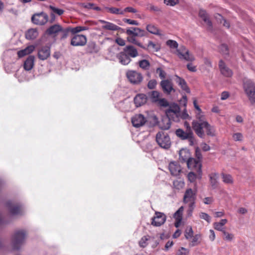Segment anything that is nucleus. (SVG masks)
Returning <instances> with one entry per match:
<instances>
[{
    "label": "nucleus",
    "mask_w": 255,
    "mask_h": 255,
    "mask_svg": "<svg viewBox=\"0 0 255 255\" xmlns=\"http://www.w3.org/2000/svg\"><path fill=\"white\" fill-rule=\"evenodd\" d=\"M156 141L162 148L168 149L171 144L170 138L167 133L163 131L158 132L156 135Z\"/></svg>",
    "instance_id": "5"
},
{
    "label": "nucleus",
    "mask_w": 255,
    "mask_h": 255,
    "mask_svg": "<svg viewBox=\"0 0 255 255\" xmlns=\"http://www.w3.org/2000/svg\"><path fill=\"white\" fill-rule=\"evenodd\" d=\"M215 18L219 22L223 23L225 27L228 28L230 27V23L226 19H225L221 14L219 13L216 14L215 15Z\"/></svg>",
    "instance_id": "36"
},
{
    "label": "nucleus",
    "mask_w": 255,
    "mask_h": 255,
    "mask_svg": "<svg viewBox=\"0 0 255 255\" xmlns=\"http://www.w3.org/2000/svg\"><path fill=\"white\" fill-rule=\"evenodd\" d=\"M188 205V208L186 210L187 215L188 217L192 216V213L195 207V203H186Z\"/></svg>",
    "instance_id": "43"
},
{
    "label": "nucleus",
    "mask_w": 255,
    "mask_h": 255,
    "mask_svg": "<svg viewBox=\"0 0 255 255\" xmlns=\"http://www.w3.org/2000/svg\"><path fill=\"white\" fill-rule=\"evenodd\" d=\"M149 237L148 236H143L139 242V245L140 247L145 248L147 246V241L149 240Z\"/></svg>",
    "instance_id": "47"
},
{
    "label": "nucleus",
    "mask_w": 255,
    "mask_h": 255,
    "mask_svg": "<svg viewBox=\"0 0 255 255\" xmlns=\"http://www.w3.org/2000/svg\"><path fill=\"white\" fill-rule=\"evenodd\" d=\"M99 22L103 24L102 28L104 29L111 31H117L121 29V28L119 26L109 21H107L104 20H100Z\"/></svg>",
    "instance_id": "19"
},
{
    "label": "nucleus",
    "mask_w": 255,
    "mask_h": 255,
    "mask_svg": "<svg viewBox=\"0 0 255 255\" xmlns=\"http://www.w3.org/2000/svg\"><path fill=\"white\" fill-rule=\"evenodd\" d=\"M175 77L176 78L175 81L176 83L180 86L181 88L186 92L189 93L190 89L188 88L185 80L177 75H175Z\"/></svg>",
    "instance_id": "26"
},
{
    "label": "nucleus",
    "mask_w": 255,
    "mask_h": 255,
    "mask_svg": "<svg viewBox=\"0 0 255 255\" xmlns=\"http://www.w3.org/2000/svg\"><path fill=\"white\" fill-rule=\"evenodd\" d=\"M166 117L163 119V123L166 125L161 126V128L164 130L168 129L171 126L170 121L179 122L180 117V108L177 104H172L165 112Z\"/></svg>",
    "instance_id": "1"
},
{
    "label": "nucleus",
    "mask_w": 255,
    "mask_h": 255,
    "mask_svg": "<svg viewBox=\"0 0 255 255\" xmlns=\"http://www.w3.org/2000/svg\"><path fill=\"white\" fill-rule=\"evenodd\" d=\"M197 193L196 184H195L194 189L191 188L187 189L184 194L183 202L184 203H195Z\"/></svg>",
    "instance_id": "6"
},
{
    "label": "nucleus",
    "mask_w": 255,
    "mask_h": 255,
    "mask_svg": "<svg viewBox=\"0 0 255 255\" xmlns=\"http://www.w3.org/2000/svg\"><path fill=\"white\" fill-rule=\"evenodd\" d=\"M136 37L129 36L127 37V40L132 44H134L140 48L145 49L146 48L140 43L139 41L137 40L135 38Z\"/></svg>",
    "instance_id": "37"
},
{
    "label": "nucleus",
    "mask_w": 255,
    "mask_h": 255,
    "mask_svg": "<svg viewBox=\"0 0 255 255\" xmlns=\"http://www.w3.org/2000/svg\"><path fill=\"white\" fill-rule=\"evenodd\" d=\"M87 37L82 34L75 35L71 40V44L73 46H83L87 43Z\"/></svg>",
    "instance_id": "12"
},
{
    "label": "nucleus",
    "mask_w": 255,
    "mask_h": 255,
    "mask_svg": "<svg viewBox=\"0 0 255 255\" xmlns=\"http://www.w3.org/2000/svg\"><path fill=\"white\" fill-rule=\"evenodd\" d=\"M219 49L220 52L224 55H228L229 53L228 46L225 44H222Z\"/></svg>",
    "instance_id": "57"
},
{
    "label": "nucleus",
    "mask_w": 255,
    "mask_h": 255,
    "mask_svg": "<svg viewBox=\"0 0 255 255\" xmlns=\"http://www.w3.org/2000/svg\"><path fill=\"white\" fill-rule=\"evenodd\" d=\"M189 250L183 247H181L178 250L176 255H189Z\"/></svg>",
    "instance_id": "51"
},
{
    "label": "nucleus",
    "mask_w": 255,
    "mask_h": 255,
    "mask_svg": "<svg viewBox=\"0 0 255 255\" xmlns=\"http://www.w3.org/2000/svg\"><path fill=\"white\" fill-rule=\"evenodd\" d=\"M166 44L170 48V49H175L177 50V49L179 48L178 44L175 40H168L166 42Z\"/></svg>",
    "instance_id": "44"
},
{
    "label": "nucleus",
    "mask_w": 255,
    "mask_h": 255,
    "mask_svg": "<svg viewBox=\"0 0 255 255\" xmlns=\"http://www.w3.org/2000/svg\"><path fill=\"white\" fill-rule=\"evenodd\" d=\"M160 86L163 92L167 94H170L174 89L173 87V84L169 80H163L160 82Z\"/></svg>",
    "instance_id": "16"
},
{
    "label": "nucleus",
    "mask_w": 255,
    "mask_h": 255,
    "mask_svg": "<svg viewBox=\"0 0 255 255\" xmlns=\"http://www.w3.org/2000/svg\"><path fill=\"white\" fill-rule=\"evenodd\" d=\"M20 208L18 207H14L10 208V212L12 215H16L20 213Z\"/></svg>",
    "instance_id": "64"
},
{
    "label": "nucleus",
    "mask_w": 255,
    "mask_h": 255,
    "mask_svg": "<svg viewBox=\"0 0 255 255\" xmlns=\"http://www.w3.org/2000/svg\"><path fill=\"white\" fill-rule=\"evenodd\" d=\"M79 6L81 7L87 8V9H92L93 6H94V4L92 3H80L78 4Z\"/></svg>",
    "instance_id": "61"
},
{
    "label": "nucleus",
    "mask_w": 255,
    "mask_h": 255,
    "mask_svg": "<svg viewBox=\"0 0 255 255\" xmlns=\"http://www.w3.org/2000/svg\"><path fill=\"white\" fill-rule=\"evenodd\" d=\"M35 48V46L31 45L28 46L24 49L19 50L17 52V55L19 58H22L26 55L31 54L33 52Z\"/></svg>",
    "instance_id": "25"
},
{
    "label": "nucleus",
    "mask_w": 255,
    "mask_h": 255,
    "mask_svg": "<svg viewBox=\"0 0 255 255\" xmlns=\"http://www.w3.org/2000/svg\"><path fill=\"white\" fill-rule=\"evenodd\" d=\"M26 233L23 231L16 232L12 238V244L14 249L18 250L19 246L23 243L25 237Z\"/></svg>",
    "instance_id": "8"
},
{
    "label": "nucleus",
    "mask_w": 255,
    "mask_h": 255,
    "mask_svg": "<svg viewBox=\"0 0 255 255\" xmlns=\"http://www.w3.org/2000/svg\"><path fill=\"white\" fill-rule=\"evenodd\" d=\"M199 216L201 219L205 220L209 223H210L211 218L208 214L204 212H201Z\"/></svg>",
    "instance_id": "56"
},
{
    "label": "nucleus",
    "mask_w": 255,
    "mask_h": 255,
    "mask_svg": "<svg viewBox=\"0 0 255 255\" xmlns=\"http://www.w3.org/2000/svg\"><path fill=\"white\" fill-rule=\"evenodd\" d=\"M137 63L139 67L144 70H148L150 66V63L149 61L146 59L139 60L138 61Z\"/></svg>",
    "instance_id": "35"
},
{
    "label": "nucleus",
    "mask_w": 255,
    "mask_h": 255,
    "mask_svg": "<svg viewBox=\"0 0 255 255\" xmlns=\"http://www.w3.org/2000/svg\"><path fill=\"white\" fill-rule=\"evenodd\" d=\"M194 232L191 226L187 227L185 231V237L186 239H189L193 237Z\"/></svg>",
    "instance_id": "45"
},
{
    "label": "nucleus",
    "mask_w": 255,
    "mask_h": 255,
    "mask_svg": "<svg viewBox=\"0 0 255 255\" xmlns=\"http://www.w3.org/2000/svg\"><path fill=\"white\" fill-rule=\"evenodd\" d=\"M63 30L62 27L58 24L50 26L46 31L47 34L56 36L59 32Z\"/></svg>",
    "instance_id": "21"
},
{
    "label": "nucleus",
    "mask_w": 255,
    "mask_h": 255,
    "mask_svg": "<svg viewBox=\"0 0 255 255\" xmlns=\"http://www.w3.org/2000/svg\"><path fill=\"white\" fill-rule=\"evenodd\" d=\"M187 167L189 169L195 170L198 173L199 179L202 177V164L200 160L193 158H189L187 162Z\"/></svg>",
    "instance_id": "7"
},
{
    "label": "nucleus",
    "mask_w": 255,
    "mask_h": 255,
    "mask_svg": "<svg viewBox=\"0 0 255 255\" xmlns=\"http://www.w3.org/2000/svg\"><path fill=\"white\" fill-rule=\"evenodd\" d=\"M164 3L168 6H174L179 3L178 0H164Z\"/></svg>",
    "instance_id": "55"
},
{
    "label": "nucleus",
    "mask_w": 255,
    "mask_h": 255,
    "mask_svg": "<svg viewBox=\"0 0 255 255\" xmlns=\"http://www.w3.org/2000/svg\"><path fill=\"white\" fill-rule=\"evenodd\" d=\"M147 97L143 94H138L134 99V104L136 107H140L146 103Z\"/></svg>",
    "instance_id": "24"
},
{
    "label": "nucleus",
    "mask_w": 255,
    "mask_h": 255,
    "mask_svg": "<svg viewBox=\"0 0 255 255\" xmlns=\"http://www.w3.org/2000/svg\"><path fill=\"white\" fill-rule=\"evenodd\" d=\"M50 55V49L48 46H44L39 50L38 57L41 60L47 59Z\"/></svg>",
    "instance_id": "20"
},
{
    "label": "nucleus",
    "mask_w": 255,
    "mask_h": 255,
    "mask_svg": "<svg viewBox=\"0 0 255 255\" xmlns=\"http://www.w3.org/2000/svg\"><path fill=\"white\" fill-rule=\"evenodd\" d=\"M165 215L161 212H155L154 216L152 218L151 225L155 227H159L166 221Z\"/></svg>",
    "instance_id": "10"
},
{
    "label": "nucleus",
    "mask_w": 255,
    "mask_h": 255,
    "mask_svg": "<svg viewBox=\"0 0 255 255\" xmlns=\"http://www.w3.org/2000/svg\"><path fill=\"white\" fill-rule=\"evenodd\" d=\"M195 117L196 120H194L195 122H198L199 123L208 122L203 112L196 113Z\"/></svg>",
    "instance_id": "42"
},
{
    "label": "nucleus",
    "mask_w": 255,
    "mask_h": 255,
    "mask_svg": "<svg viewBox=\"0 0 255 255\" xmlns=\"http://www.w3.org/2000/svg\"><path fill=\"white\" fill-rule=\"evenodd\" d=\"M227 222L226 219H222L219 222H215L213 224L214 228L215 230L222 232L225 230L223 227Z\"/></svg>",
    "instance_id": "31"
},
{
    "label": "nucleus",
    "mask_w": 255,
    "mask_h": 255,
    "mask_svg": "<svg viewBox=\"0 0 255 255\" xmlns=\"http://www.w3.org/2000/svg\"><path fill=\"white\" fill-rule=\"evenodd\" d=\"M35 57L33 55L28 57L24 63V68L26 71H29L32 69L34 64Z\"/></svg>",
    "instance_id": "29"
},
{
    "label": "nucleus",
    "mask_w": 255,
    "mask_h": 255,
    "mask_svg": "<svg viewBox=\"0 0 255 255\" xmlns=\"http://www.w3.org/2000/svg\"><path fill=\"white\" fill-rule=\"evenodd\" d=\"M199 16L210 28H212V23L210 20L207 12L205 10L202 9H200L199 12Z\"/></svg>",
    "instance_id": "28"
},
{
    "label": "nucleus",
    "mask_w": 255,
    "mask_h": 255,
    "mask_svg": "<svg viewBox=\"0 0 255 255\" xmlns=\"http://www.w3.org/2000/svg\"><path fill=\"white\" fill-rule=\"evenodd\" d=\"M184 211V207L181 206L178 210H177L173 215V217L176 220H179L182 221V214Z\"/></svg>",
    "instance_id": "38"
},
{
    "label": "nucleus",
    "mask_w": 255,
    "mask_h": 255,
    "mask_svg": "<svg viewBox=\"0 0 255 255\" xmlns=\"http://www.w3.org/2000/svg\"><path fill=\"white\" fill-rule=\"evenodd\" d=\"M200 237V234H196L195 236H194L192 239L191 244H190V246L191 247H194L198 245L200 243L199 240Z\"/></svg>",
    "instance_id": "49"
},
{
    "label": "nucleus",
    "mask_w": 255,
    "mask_h": 255,
    "mask_svg": "<svg viewBox=\"0 0 255 255\" xmlns=\"http://www.w3.org/2000/svg\"><path fill=\"white\" fill-rule=\"evenodd\" d=\"M221 178L222 181L226 184L232 185L234 183V179L232 175L229 174L222 173Z\"/></svg>",
    "instance_id": "32"
},
{
    "label": "nucleus",
    "mask_w": 255,
    "mask_h": 255,
    "mask_svg": "<svg viewBox=\"0 0 255 255\" xmlns=\"http://www.w3.org/2000/svg\"><path fill=\"white\" fill-rule=\"evenodd\" d=\"M173 187L177 190H180L183 188L185 185V182L183 180H176L173 182Z\"/></svg>",
    "instance_id": "39"
},
{
    "label": "nucleus",
    "mask_w": 255,
    "mask_h": 255,
    "mask_svg": "<svg viewBox=\"0 0 255 255\" xmlns=\"http://www.w3.org/2000/svg\"><path fill=\"white\" fill-rule=\"evenodd\" d=\"M48 19V16L44 12L34 14L31 17L32 22L36 25H44Z\"/></svg>",
    "instance_id": "11"
},
{
    "label": "nucleus",
    "mask_w": 255,
    "mask_h": 255,
    "mask_svg": "<svg viewBox=\"0 0 255 255\" xmlns=\"http://www.w3.org/2000/svg\"><path fill=\"white\" fill-rule=\"evenodd\" d=\"M176 134L181 139L184 140L191 137L193 135V133L192 131L188 132L187 130L184 131L183 129L179 128L176 130Z\"/></svg>",
    "instance_id": "27"
},
{
    "label": "nucleus",
    "mask_w": 255,
    "mask_h": 255,
    "mask_svg": "<svg viewBox=\"0 0 255 255\" xmlns=\"http://www.w3.org/2000/svg\"><path fill=\"white\" fill-rule=\"evenodd\" d=\"M175 54L180 60L186 61L193 62L195 59L194 55L190 52L189 50L185 46L182 45L177 49Z\"/></svg>",
    "instance_id": "4"
},
{
    "label": "nucleus",
    "mask_w": 255,
    "mask_h": 255,
    "mask_svg": "<svg viewBox=\"0 0 255 255\" xmlns=\"http://www.w3.org/2000/svg\"><path fill=\"white\" fill-rule=\"evenodd\" d=\"M126 75L130 82L134 84H139L143 80L142 74L134 70L128 71Z\"/></svg>",
    "instance_id": "9"
},
{
    "label": "nucleus",
    "mask_w": 255,
    "mask_h": 255,
    "mask_svg": "<svg viewBox=\"0 0 255 255\" xmlns=\"http://www.w3.org/2000/svg\"><path fill=\"white\" fill-rule=\"evenodd\" d=\"M146 122L145 118L141 114H137L131 119V122L133 127H140L144 125Z\"/></svg>",
    "instance_id": "15"
},
{
    "label": "nucleus",
    "mask_w": 255,
    "mask_h": 255,
    "mask_svg": "<svg viewBox=\"0 0 255 255\" xmlns=\"http://www.w3.org/2000/svg\"><path fill=\"white\" fill-rule=\"evenodd\" d=\"M187 178L190 182H194L197 178V176L193 172H190L187 175ZM198 178H199L198 176Z\"/></svg>",
    "instance_id": "53"
},
{
    "label": "nucleus",
    "mask_w": 255,
    "mask_h": 255,
    "mask_svg": "<svg viewBox=\"0 0 255 255\" xmlns=\"http://www.w3.org/2000/svg\"><path fill=\"white\" fill-rule=\"evenodd\" d=\"M49 8L53 11V12L59 15L63 14L64 11V10H63L62 9H60L55 7V6H53L52 5H50Z\"/></svg>",
    "instance_id": "54"
},
{
    "label": "nucleus",
    "mask_w": 255,
    "mask_h": 255,
    "mask_svg": "<svg viewBox=\"0 0 255 255\" xmlns=\"http://www.w3.org/2000/svg\"><path fill=\"white\" fill-rule=\"evenodd\" d=\"M192 127L195 131L196 134L200 137L203 138L205 133L203 129H205V131L207 135L210 136H214L215 134V130L214 128L211 126L208 122L199 123L193 121L192 123Z\"/></svg>",
    "instance_id": "2"
},
{
    "label": "nucleus",
    "mask_w": 255,
    "mask_h": 255,
    "mask_svg": "<svg viewBox=\"0 0 255 255\" xmlns=\"http://www.w3.org/2000/svg\"><path fill=\"white\" fill-rule=\"evenodd\" d=\"M156 71L157 73L159 74V76L161 79H165L166 78V73L161 68H157Z\"/></svg>",
    "instance_id": "58"
},
{
    "label": "nucleus",
    "mask_w": 255,
    "mask_h": 255,
    "mask_svg": "<svg viewBox=\"0 0 255 255\" xmlns=\"http://www.w3.org/2000/svg\"><path fill=\"white\" fill-rule=\"evenodd\" d=\"M105 9L112 14L121 15L124 14V11L115 7H105Z\"/></svg>",
    "instance_id": "34"
},
{
    "label": "nucleus",
    "mask_w": 255,
    "mask_h": 255,
    "mask_svg": "<svg viewBox=\"0 0 255 255\" xmlns=\"http://www.w3.org/2000/svg\"><path fill=\"white\" fill-rule=\"evenodd\" d=\"M156 85H157L156 81L154 79H151L148 82L147 87L149 89H153L155 88Z\"/></svg>",
    "instance_id": "59"
},
{
    "label": "nucleus",
    "mask_w": 255,
    "mask_h": 255,
    "mask_svg": "<svg viewBox=\"0 0 255 255\" xmlns=\"http://www.w3.org/2000/svg\"><path fill=\"white\" fill-rule=\"evenodd\" d=\"M157 102L159 105L161 107H166L168 106V103L165 99H159Z\"/></svg>",
    "instance_id": "63"
},
{
    "label": "nucleus",
    "mask_w": 255,
    "mask_h": 255,
    "mask_svg": "<svg viewBox=\"0 0 255 255\" xmlns=\"http://www.w3.org/2000/svg\"><path fill=\"white\" fill-rule=\"evenodd\" d=\"M233 138L236 141H241L243 139V135L240 132L235 133L233 134Z\"/></svg>",
    "instance_id": "52"
},
{
    "label": "nucleus",
    "mask_w": 255,
    "mask_h": 255,
    "mask_svg": "<svg viewBox=\"0 0 255 255\" xmlns=\"http://www.w3.org/2000/svg\"><path fill=\"white\" fill-rule=\"evenodd\" d=\"M70 27V32L72 34H76L82 31L87 30L88 29V27L87 26H78L75 27Z\"/></svg>",
    "instance_id": "40"
},
{
    "label": "nucleus",
    "mask_w": 255,
    "mask_h": 255,
    "mask_svg": "<svg viewBox=\"0 0 255 255\" xmlns=\"http://www.w3.org/2000/svg\"><path fill=\"white\" fill-rule=\"evenodd\" d=\"M126 32L128 36L140 37L145 36L146 34L144 30L138 27H132L131 29H127Z\"/></svg>",
    "instance_id": "14"
},
{
    "label": "nucleus",
    "mask_w": 255,
    "mask_h": 255,
    "mask_svg": "<svg viewBox=\"0 0 255 255\" xmlns=\"http://www.w3.org/2000/svg\"><path fill=\"white\" fill-rule=\"evenodd\" d=\"M222 233L223 234V240L226 241L231 242L235 238V236L233 234L230 233L226 230L222 232Z\"/></svg>",
    "instance_id": "41"
},
{
    "label": "nucleus",
    "mask_w": 255,
    "mask_h": 255,
    "mask_svg": "<svg viewBox=\"0 0 255 255\" xmlns=\"http://www.w3.org/2000/svg\"><path fill=\"white\" fill-rule=\"evenodd\" d=\"M25 36L28 40H33L37 37L38 32L37 29L30 28L26 32Z\"/></svg>",
    "instance_id": "30"
},
{
    "label": "nucleus",
    "mask_w": 255,
    "mask_h": 255,
    "mask_svg": "<svg viewBox=\"0 0 255 255\" xmlns=\"http://www.w3.org/2000/svg\"><path fill=\"white\" fill-rule=\"evenodd\" d=\"M168 169L172 176H178L182 172V168L180 165L176 161H171L168 165Z\"/></svg>",
    "instance_id": "13"
},
{
    "label": "nucleus",
    "mask_w": 255,
    "mask_h": 255,
    "mask_svg": "<svg viewBox=\"0 0 255 255\" xmlns=\"http://www.w3.org/2000/svg\"><path fill=\"white\" fill-rule=\"evenodd\" d=\"M147 9L153 12H161V9L158 6L152 3L147 4Z\"/></svg>",
    "instance_id": "48"
},
{
    "label": "nucleus",
    "mask_w": 255,
    "mask_h": 255,
    "mask_svg": "<svg viewBox=\"0 0 255 255\" xmlns=\"http://www.w3.org/2000/svg\"><path fill=\"white\" fill-rule=\"evenodd\" d=\"M119 62L123 65H127L131 62V60L128 55L123 50L117 55Z\"/></svg>",
    "instance_id": "18"
},
{
    "label": "nucleus",
    "mask_w": 255,
    "mask_h": 255,
    "mask_svg": "<svg viewBox=\"0 0 255 255\" xmlns=\"http://www.w3.org/2000/svg\"><path fill=\"white\" fill-rule=\"evenodd\" d=\"M124 51L130 58H135L138 55V53L136 48L132 45H128L126 46L124 49Z\"/></svg>",
    "instance_id": "22"
},
{
    "label": "nucleus",
    "mask_w": 255,
    "mask_h": 255,
    "mask_svg": "<svg viewBox=\"0 0 255 255\" xmlns=\"http://www.w3.org/2000/svg\"><path fill=\"white\" fill-rule=\"evenodd\" d=\"M219 67L221 74L225 77H231L233 75V72L226 66L224 62L221 60L219 63Z\"/></svg>",
    "instance_id": "17"
},
{
    "label": "nucleus",
    "mask_w": 255,
    "mask_h": 255,
    "mask_svg": "<svg viewBox=\"0 0 255 255\" xmlns=\"http://www.w3.org/2000/svg\"><path fill=\"white\" fill-rule=\"evenodd\" d=\"M146 29L151 34L157 35H160L159 29L153 24H147L146 26Z\"/></svg>",
    "instance_id": "33"
},
{
    "label": "nucleus",
    "mask_w": 255,
    "mask_h": 255,
    "mask_svg": "<svg viewBox=\"0 0 255 255\" xmlns=\"http://www.w3.org/2000/svg\"><path fill=\"white\" fill-rule=\"evenodd\" d=\"M147 47L149 48H151L154 50V51L155 52H157L160 49V45H156L151 41H149L148 42Z\"/></svg>",
    "instance_id": "50"
},
{
    "label": "nucleus",
    "mask_w": 255,
    "mask_h": 255,
    "mask_svg": "<svg viewBox=\"0 0 255 255\" xmlns=\"http://www.w3.org/2000/svg\"><path fill=\"white\" fill-rule=\"evenodd\" d=\"M124 21L127 23H128L129 24H130V25H138L139 23L138 22L136 21V20H132V19H127V18H125L124 19Z\"/></svg>",
    "instance_id": "62"
},
{
    "label": "nucleus",
    "mask_w": 255,
    "mask_h": 255,
    "mask_svg": "<svg viewBox=\"0 0 255 255\" xmlns=\"http://www.w3.org/2000/svg\"><path fill=\"white\" fill-rule=\"evenodd\" d=\"M159 93L156 91H154L151 92L150 99L152 102H157L159 99Z\"/></svg>",
    "instance_id": "46"
},
{
    "label": "nucleus",
    "mask_w": 255,
    "mask_h": 255,
    "mask_svg": "<svg viewBox=\"0 0 255 255\" xmlns=\"http://www.w3.org/2000/svg\"><path fill=\"white\" fill-rule=\"evenodd\" d=\"M190 152L189 150L185 148L181 149L179 152V159L181 162H187L190 157Z\"/></svg>",
    "instance_id": "23"
},
{
    "label": "nucleus",
    "mask_w": 255,
    "mask_h": 255,
    "mask_svg": "<svg viewBox=\"0 0 255 255\" xmlns=\"http://www.w3.org/2000/svg\"><path fill=\"white\" fill-rule=\"evenodd\" d=\"M244 89L251 104H255V84L251 80H248L244 83Z\"/></svg>",
    "instance_id": "3"
},
{
    "label": "nucleus",
    "mask_w": 255,
    "mask_h": 255,
    "mask_svg": "<svg viewBox=\"0 0 255 255\" xmlns=\"http://www.w3.org/2000/svg\"><path fill=\"white\" fill-rule=\"evenodd\" d=\"M70 27H68L66 29H63V30H62L61 32H62V35L61 37V39H65L67 37L68 33L70 32Z\"/></svg>",
    "instance_id": "60"
}]
</instances>
